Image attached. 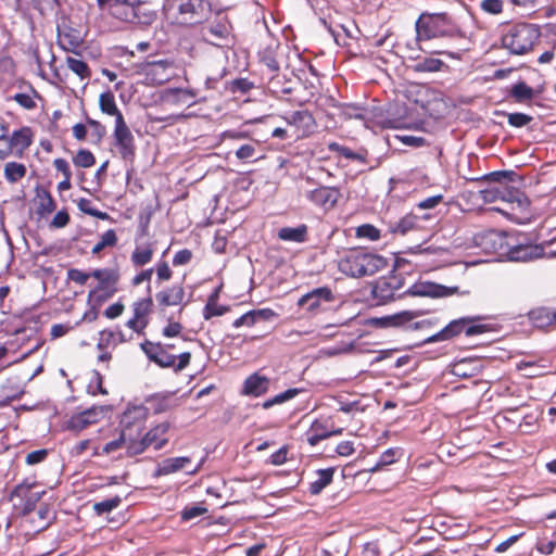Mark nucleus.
<instances>
[{"instance_id":"nucleus-41","label":"nucleus","mask_w":556,"mask_h":556,"mask_svg":"<svg viewBox=\"0 0 556 556\" xmlns=\"http://www.w3.org/2000/svg\"><path fill=\"white\" fill-rule=\"evenodd\" d=\"M399 454H400V448H397V447L388 448L380 455L376 465L374 467L369 468L368 471L377 472V471L381 470L383 467L394 464L397 460Z\"/></svg>"},{"instance_id":"nucleus-22","label":"nucleus","mask_w":556,"mask_h":556,"mask_svg":"<svg viewBox=\"0 0 556 556\" xmlns=\"http://www.w3.org/2000/svg\"><path fill=\"white\" fill-rule=\"evenodd\" d=\"M92 278L98 281L94 288L102 290H116L118 291V282L121 279L119 271L115 268H97L91 271Z\"/></svg>"},{"instance_id":"nucleus-44","label":"nucleus","mask_w":556,"mask_h":556,"mask_svg":"<svg viewBox=\"0 0 556 556\" xmlns=\"http://www.w3.org/2000/svg\"><path fill=\"white\" fill-rule=\"evenodd\" d=\"M77 206L83 213L90 215L92 217H96V218H99L102 220L111 219L110 215L106 212H102V211H99L98 208H96L92 205V201L89 199L80 198L77 201Z\"/></svg>"},{"instance_id":"nucleus-32","label":"nucleus","mask_w":556,"mask_h":556,"mask_svg":"<svg viewBox=\"0 0 556 556\" xmlns=\"http://www.w3.org/2000/svg\"><path fill=\"white\" fill-rule=\"evenodd\" d=\"M99 106L103 114L114 116L115 123H118L119 118H124V115L116 105L115 97L112 91H105L100 94Z\"/></svg>"},{"instance_id":"nucleus-1","label":"nucleus","mask_w":556,"mask_h":556,"mask_svg":"<svg viewBox=\"0 0 556 556\" xmlns=\"http://www.w3.org/2000/svg\"><path fill=\"white\" fill-rule=\"evenodd\" d=\"M417 43L433 39L462 37V30L447 12H421L415 22Z\"/></svg>"},{"instance_id":"nucleus-36","label":"nucleus","mask_w":556,"mask_h":556,"mask_svg":"<svg viewBox=\"0 0 556 556\" xmlns=\"http://www.w3.org/2000/svg\"><path fill=\"white\" fill-rule=\"evenodd\" d=\"M444 66L446 65L442 60L427 56L416 59L413 70L416 73H437L442 71Z\"/></svg>"},{"instance_id":"nucleus-25","label":"nucleus","mask_w":556,"mask_h":556,"mask_svg":"<svg viewBox=\"0 0 556 556\" xmlns=\"http://www.w3.org/2000/svg\"><path fill=\"white\" fill-rule=\"evenodd\" d=\"M155 242L149 241L143 244L136 243L130 254V263L135 268H143L154 257Z\"/></svg>"},{"instance_id":"nucleus-16","label":"nucleus","mask_w":556,"mask_h":556,"mask_svg":"<svg viewBox=\"0 0 556 556\" xmlns=\"http://www.w3.org/2000/svg\"><path fill=\"white\" fill-rule=\"evenodd\" d=\"M333 301L332 290L329 287H319L302 295L298 301V305L305 308L308 313L315 314L321 308L323 303H331Z\"/></svg>"},{"instance_id":"nucleus-30","label":"nucleus","mask_w":556,"mask_h":556,"mask_svg":"<svg viewBox=\"0 0 556 556\" xmlns=\"http://www.w3.org/2000/svg\"><path fill=\"white\" fill-rule=\"evenodd\" d=\"M374 299L377 300L378 304H384L389 301H394L396 298L395 292L392 290V285L384 279V277H380L377 279L372 286L371 290Z\"/></svg>"},{"instance_id":"nucleus-9","label":"nucleus","mask_w":556,"mask_h":556,"mask_svg":"<svg viewBox=\"0 0 556 556\" xmlns=\"http://www.w3.org/2000/svg\"><path fill=\"white\" fill-rule=\"evenodd\" d=\"M149 410L142 405L127 407L121 418L122 433L128 439V446L143 432Z\"/></svg>"},{"instance_id":"nucleus-49","label":"nucleus","mask_w":556,"mask_h":556,"mask_svg":"<svg viewBox=\"0 0 556 556\" xmlns=\"http://www.w3.org/2000/svg\"><path fill=\"white\" fill-rule=\"evenodd\" d=\"M149 402L152 404L153 410L156 414H161L174 408V400L170 395H155L152 396Z\"/></svg>"},{"instance_id":"nucleus-54","label":"nucleus","mask_w":556,"mask_h":556,"mask_svg":"<svg viewBox=\"0 0 556 556\" xmlns=\"http://www.w3.org/2000/svg\"><path fill=\"white\" fill-rule=\"evenodd\" d=\"M355 235L357 238H364L370 241H376L381 237L380 230L371 224L358 226L355 230Z\"/></svg>"},{"instance_id":"nucleus-42","label":"nucleus","mask_w":556,"mask_h":556,"mask_svg":"<svg viewBox=\"0 0 556 556\" xmlns=\"http://www.w3.org/2000/svg\"><path fill=\"white\" fill-rule=\"evenodd\" d=\"M338 114L344 117L345 119H364L365 109L353 103H340Z\"/></svg>"},{"instance_id":"nucleus-3","label":"nucleus","mask_w":556,"mask_h":556,"mask_svg":"<svg viewBox=\"0 0 556 556\" xmlns=\"http://www.w3.org/2000/svg\"><path fill=\"white\" fill-rule=\"evenodd\" d=\"M99 8L124 23L150 25L156 18V13L147 8L144 0H97Z\"/></svg>"},{"instance_id":"nucleus-6","label":"nucleus","mask_w":556,"mask_h":556,"mask_svg":"<svg viewBox=\"0 0 556 556\" xmlns=\"http://www.w3.org/2000/svg\"><path fill=\"white\" fill-rule=\"evenodd\" d=\"M34 137L35 132L29 126H23L9 135L8 127L2 125L0 134V160H5L10 156L22 157L26 150L33 144Z\"/></svg>"},{"instance_id":"nucleus-18","label":"nucleus","mask_w":556,"mask_h":556,"mask_svg":"<svg viewBox=\"0 0 556 556\" xmlns=\"http://www.w3.org/2000/svg\"><path fill=\"white\" fill-rule=\"evenodd\" d=\"M339 188L321 186L307 193V199L325 211L332 210L341 198Z\"/></svg>"},{"instance_id":"nucleus-24","label":"nucleus","mask_w":556,"mask_h":556,"mask_svg":"<svg viewBox=\"0 0 556 556\" xmlns=\"http://www.w3.org/2000/svg\"><path fill=\"white\" fill-rule=\"evenodd\" d=\"M544 255V249L539 244H519L511 247L508 256L515 262H528Z\"/></svg>"},{"instance_id":"nucleus-55","label":"nucleus","mask_w":556,"mask_h":556,"mask_svg":"<svg viewBox=\"0 0 556 556\" xmlns=\"http://www.w3.org/2000/svg\"><path fill=\"white\" fill-rule=\"evenodd\" d=\"M16 74V62L10 55L0 58V78H11Z\"/></svg>"},{"instance_id":"nucleus-15","label":"nucleus","mask_w":556,"mask_h":556,"mask_svg":"<svg viewBox=\"0 0 556 556\" xmlns=\"http://www.w3.org/2000/svg\"><path fill=\"white\" fill-rule=\"evenodd\" d=\"M186 291L182 283H174L166 286L155 293L156 305L161 311L170 306H181L184 308L186 302Z\"/></svg>"},{"instance_id":"nucleus-13","label":"nucleus","mask_w":556,"mask_h":556,"mask_svg":"<svg viewBox=\"0 0 556 556\" xmlns=\"http://www.w3.org/2000/svg\"><path fill=\"white\" fill-rule=\"evenodd\" d=\"M291 127V137L293 140H300L309 137L316 127L313 114L306 110L292 112L283 117Z\"/></svg>"},{"instance_id":"nucleus-14","label":"nucleus","mask_w":556,"mask_h":556,"mask_svg":"<svg viewBox=\"0 0 556 556\" xmlns=\"http://www.w3.org/2000/svg\"><path fill=\"white\" fill-rule=\"evenodd\" d=\"M153 299L151 295L138 299L131 305L132 317L126 323V326L137 333H143L149 325V315L152 313Z\"/></svg>"},{"instance_id":"nucleus-56","label":"nucleus","mask_w":556,"mask_h":556,"mask_svg":"<svg viewBox=\"0 0 556 556\" xmlns=\"http://www.w3.org/2000/svg\"><path fill=\"white\" fill-rule=\"evenodd\" d=\"M122 500L119 496H115L113 498H108L101 502H97L93 504V510L97 515L101 516L103 514L110 513L113 509L117 508L121 504Z\"/></svg>"},{"instance_id":"nucleus-20","label":"nucleus","mask_w":556,"mask_h":556,"mask_svg":"<svg viewBox=\"0 0 556 556\" xmlns=\"http://www.w3.org/2000/svg\"><path fill=\"white\" fill-rule=\"evenodd\" d=\"M197 92L188 88H169L162 94V101L168 105L191 106L195 103Z\"/></svg>"},{"instance_id":"nucleus-60","label":"nucleus","mask_w":556,"mask_h":556,"mask_svg":"<svg viewBox=\"0 0 556 556\" xmlns=\"http://www.w3.org/2000/svg\"><path fill=\"white\" fill-rule=\"evenodd\" d=\"M480 8L488 14L497 15L503 12L504 3L502 0H482Z\"/></svg>"},{"instance_id":"nucleus-35","label":"nucleus","mask_w":556,"mask_h":556,"mask_svg":"<svg viewBox=\"0 0 556 556\" xmlns=\"http://www.w3.org/2000/svg\"><path fill=\"white\" fill-rule=\"evenodd\" d=\"M65 63L67 68L71 72H73L76 76H78L80 81H87L91 78V68L85 61L73 56H67L65 59Z\"/></svg>"},{"instance_id":"nucleus-11","label":"nucleus","mask_w":556,"mask_h":556,"mask_svg":"<svg viewBox=\"0 0 556 556\" xmlns=\"http://www.w3.org/2000/svg\"><path fill=\"white\" fill-rule=\"evenodd\" d=\"M114 147L124 161L132 162L136 156L135 137L131 134L125 118L115 123L113 131Z\"/></svg>"},{"instance_id":"nucleus-33","label":"nucleus","mask_w":556,"mask_h":556,"mask_svg":"<svg viewBox=\"0 0 556 556\" xmlns=\"http://www.w3.org/2000/svg\"><path fill=\"white\" fill-rule=\"evenodd\" d=\"M278 238L282 241L305 242L307 240V226L302 224L295 228L282 227L278 231Z\"/></svg>"},{"instance_id":"nucleus-53","label":"nucleus","mask_w":556,"mask_h":556,"mask_svg":"<svg viewBox=\"0 0 556 556\" xmlns=\"http://www.w3.org/2000/svg\"><path fill=\"white\" fill-rule=\"evenodd\" d=\"M118 343L116 341V334H114L113 329H104L99 333V340L97 343V348L101 351H104L109 348H115Z\"/></svg>"},{"instance_id":"nucleus-4","label":"nucleus","mask_w":556,"mask_h":556,"mask_svg":"<svg viewBox=\"0 0 556 556\" xmlns=\"http://www.w3.org/2000/svg\"><path fill=\"white\" fill-rule=\"evenodd\" d=\"M387 266L384 257L366 251L352 249L339 261V270L350 277L371 276Z\"/></svg>"},{"instance_id":"nucleus-37","label":"nucleus","mask_w":556,"mask_h":556,"mask_svg":"<svg viewBox=\"0 0 556 556\" xmlns=\"http://www.w3.org/2000/svg\"><path fill=\"white\" fill-rule=\"evenodd\" d=\"M334 470L332 468L320 469L317 471V479L309 483L308 491L313 495L319 494L327 485L332 482Z\"/></svg>"},{"instance_id":"nucleus-7","label":"nucleus","mask_w":556,"mask_h":556,"mask_svg":"<svg viewBox=\"0 0 556 556\" xmlns=\"http://www.w3.org/2000/svg\"><path fill=\"white\" fill-rule=\"evenodd\" d=\"M482 318L476 317H462L450 321L443 329L430 337L428 342L447 341L465 333L466 337H473L485 333L490 330L488 325L480 324Z\"/></svg>"},{"instance_id":"nucleus-23","label":"nucleus","mask_w":556,"mask_h":556,"mask_svg":"<svg viewBox=\"0 0 556 556\" xmlns=\"http://www.w3.org/2000/svg\"><path fill=\"white\" fill-rule=\"evenodd\" d=\"M270 380L266 376L254 372L245 378L242 387V393L245 395L258 397L269 390Z\"/></svg>"},{"instance_id":"nucleus-31","label":"nucleus","mask_w":556,"mask_h":556,"mask_svg":"<svg viewBox=\"0 0 556 556\" xmlns=\"http://www.w3.org/2000/svg\"><path fill=\"white\" fill-rule=\"evenodd\" d=\"M305 435L306 441L311 446H315L321 440L330 438L329 428L323 420L319 419H316L312 422Z\"/></svg>"},{"instance_id":"nucleus-46","label":"nucleus","mask_w":556,"mask_h":556,"mask_svg":"<svg viewBox=\"0 0 556 556\" xmlns=\"http://www.w3.org/2000/svg\"><path fill=\"white\" fill-rule=\"evenodd\" d=\"M154 273L156 275V285L161 286L173 278L174 271L165 260H160L154 265Z\"/></svg>"},{"instance_id":"nucleus-29","label":"nucleus","mask_w":556,"mask_h":556,"mask_svg":"<svg viewBox=\"0 0 556 556\" xmlns=\"http://www.w3.org/2000/svg\"><path fill=\"white\" fill-rule=\"evenodd\" d=\"M191 463L188 456L170 457L162 460L155 469V476H168L182 470Z\"/></svg>"},{"instance_id":"nucleus-5","label":"nucleus","mask_w":556,"mask_h":556,"mask_svg":"<svg viewBox=\"0 0 556 556\" xmlns=\"http://www.w3.org/2000/svg\"><path fill=\"white\" fill-rule=\"evenodd\" d=\"M141 350L149 361L153 362L161 368H172L175 372L184 370L189 366L191 361L190 352L184 351L176 355L168 352L166 348H163L162 342L146 340L141 343Z\"/></svg>"},{"instance_id":"nucleus-39","label":"nucleus","mask_w":556,"mask_h":556,"mask_svg":"<svg viewBox=\"0 0 556 556\" xmlns=\"http://www.w3.org/2000/svg\"><path fill=\"white\" fill-rule=\"evenodd\" d=\"M509 94L514 98L515 102L522 103L532 100L534 91L525 81H519L511 87Z\"/></svg>"},{"instance_id":"nucleus-27","label":"nucleus","mask_w":556,"mask_h":556,"mask_svg":"<svg viewBox=\"0 0 556 556\" xmlns=\"http://www.w3.org/2000/svg\"><path fill=\"white\" fill-rule=\"evenodd\" d=\"M56 208L55 200L51 192L45 188L36 189V215L39 218L47 217Z\"/></svg>"},{"instance_id":"nucleus-62","label":"nucleus","mask_w":556,"mask_h":556,"mask_svg":"<svg viewBox=\"0 0 556 556\" xmlns=\"http://www.w3.org/2000/svg\"><path fill=\"white\" fill-rule=\"evenodd\" d=\"M506 192V187H494L490 189H485L481 191L482 199L485 202H494L497 199L505 200L504 193Z\"/></svg>"},{"instance_id":"nucleus-43","label":"nucleus","mask_w":556,"mask_h":556,"mask_svg":"<svg viewBox=\"0 0 556 556\" xmlns=\"http://www.w3.org/2000/svg\"><path fill=\"white\" fill-rule=\"evenodd\" d=\"M73 164L79 168H90L96 164L94 154L88 149H79L72 159Z\"/></svg>"},{"instance_id":"nucleus-52","label":"nucleus","mask_w":556,"mask_h":556,"mask_svg":"<svg viewBox=\"0 0 556 556\" xmlns=\"http://www.w3.org/2000/svg\"><path fill=\"white\" fill-rule=\"evenodd\" d=\"M418 223V219L415 215H406L403 218H401L395 226L393 227V232L399 235H405L408 231L416 228Z\"/></svg>"},{"instance_id":"nucleus-57","label":"nucleus","mask_w":556,"mask_h":556,"mask_svg":"<svg viewBox=\"0 0 556 556\" xmlns=\"http://www.w3.org/2000/svg\"><path fill=\"white\" fill-rule=\"evenodd\" d=\"M229 306L219 305L218 302L206 303L203 308V318L208 320L215 316H223L227 312H229Z\"/></svg>"},{"instance_id":"nucleus-64","label":"nucleus","mask_w":556,"mask_h":556,"mask_svg":"<svg viewBox=\"0 0 556 556\" xmlns=\"http://www.w3.org/2000/svg\"><path fill=\"white\" fill-rule=\"evenodd\" d=\"M192 257H193V253L191 250L182 249L175 253L172 262H173V265L176 267L184 266V265L189 264L191 262Z\"/></svg>"},{"instance_id":"nucleus-38","label":"nucleus","mask_w":556,"mask_h":556,"mask_svg":"<svg viewBox=\"0 0 556 556\" xmlns=\"http://www.w3.org/2000/svg\"><path fill=\"white\" fill-rule=\"evenodd\" d=\"M27 173V168L23 163L8 162L3 168V176L10 184H16L22 180Z\"/></svg>"},{"instance_id":"nucleus-48","label":"nucleus","mask_w":556,"mask_h":556,"mask_svg":"<svg viewBox=\"0 0 556 556\" xmlns=\"http://www.w3.org/2000/svg\"><path fill=\"white\" fill-rule=\"evenodd\" d=\"M118 238L114 229L102 233L100 241L92 248V254H99L105 248H113L117 244Z\"/></svg>"},{"instance_id":"nucleus-51","label":"nucleus","mask_w":556,"mask_h":556,"mask_svg":"<svg viewBox=\"0 0 556 556\" xmlns=\"http://www.w3.org/2000/svg\"><path fill=\"white\" fill-rule=\"evenodd\" d=\"M516 177L517 174L514 170H497L486 174L483 179L486 181L498 182L501 185L500 187H504L503 184L513 182Z\"/></svg>"},{"instance_id":"nucleus-10","label":"nucleus","mask_w":556,"mask_h":556,"mask_svg":"<svg viewBox=\"0 0 556 556\" xmlns=\"http://www.w3.org/2000/svg\"><path fill=\"white\" fill-rule=\"evenodd\" d=\"M177 21L181 25L201 24L211 13V4L205 0H180Z\"/></svg>"},{"instance_id":"nucleus-63","label":"nucleus","mask_w":556,"mask_h":556,"mask_svg":"<svg viewBox=\"0 0 556 556\" xmlns=\"http://www.w3.org/2000/svg\"><path fill=\"white\" fill-rule=\"evenodd\" d=\"M49 452L47 448L33 451L26 455L25 462L27 465H37L47 459Z\"/></svg>"},{"instance_id":"nucleus-21","label":"nucleus","mask_w":556,"mask_h":556,"mask_svg":"<svg viewBox=\"0 0 556 556\" xmlns=\"http://www.w3.org/2000/svg\"><path fill=\"white\" fill-rule=\"evenodd\" d=\"M103 406H93L76 415H73L70 419V427L76 430H83L90 425L97 424L104 415Z\"/></svg>"},{"instance_id":"nucleus-40","label":"nucleus","mask_w":556,"mask_h":556,"mask_svg":"<svg viewBox=\"0 0 556 556\" xmlns=\"http://www.w3.org/2000/svg\"><path fill=\"white\" fill-rule=\"evenodd\" d=\"M494 114L496 116H506L507 119H508V124L511 126V127H515V128H521V127H525L527 126L528 124H530L533 119V117L531 115H528V114H525V113H520V112H515V113H506L504 111H495Z\"/></svg>"},{"instance_id":"nucleus-34","label":"nucleus","mask_w":556,"mask_h":556,"mask_svg":"<svg viewBox=\"0 0 556 556\" xmlns=\"http://www.w3.org/2000/svg\"><path fill=\"white\" fill-rule=\"evenodd\" d=\"M229 35V24L225 17L212 22L203 28V36L206 38L225 39Z\"/></svg>"},{"instance_id":"nucleus-58","label":"nucleus","mask_w":556,"mask_h":556,"mask_svg":"<svg viewBox=\"0 0 556 556\" xmlns=\"http://www.w3.org/2000/svg\"><path fill=\"white\" fill-rule=\"evenodd\" d=\"M126 448V454L128 455V439L124 437V433L121 432L119 437L116 440L108 442L102 446V453L105 455L116 452L122 447Z\"/></svg>"},{"instance_id":"nucleus-8","label":"nucleus","mask_w":556,"mask_h":556,"mask_svg":"<svg viewBox=\"0 0 556 556\" xmlns=\"http://www.w3.org/2000/svg\"><path fill=\"white\" fill-rule=\"evenodd\" d=\"M170 424L163 421L152 427L144 434H140L130 446H128V456L134 457L142 454L148 448L160 451L164 448L169 442Z\"/></svg>"},{"instance_id":"nucleus-19","label":"nucleus","mask_w":556,"mask_h":556,"mask_svg":"<svg viewBox=\"0 0 556 556\" xmlns=\"http://www.w3.org/2000/svg\"><path fill=\"white\" fill-rule=\"evenodd\" d=\"M83 41L80 30L72 25L63 23L58 27L56 42L62 50L76 53Z\"/></svg>"},{"instance_id":"nucleus-26","label":"nucleus","mask_w":556,"mask_h":556,"mask_svg":"<svg viewBox=\"0 0 556 556\" xmlns=\"http://www.w3.org/2000/svg\"><path fill=\"white\" fill-rule=\"evenodd\" d=\"M37 481L35 479L26 478L21 483H18L11 492L10 498L13 500L15 497L25 501V509L30 510V505L39 498L38 493L33 495L31 490L37 486Z\"/></svg>"},{"instance_id":"nucleus-45","label":"nucleus","mask_w":556,"mask_h":556,"mask_svg":"<svg viewBox=\"0 0 556 556\" xmlns=\"http://www.w3.org/2000/svg\"><path fill=\"white\" fill-rule=\"evenodd\" d=\"M28 87L31 91V94L20 92L15 93L11 99L14 100L21 108L25 110H34L37 106L35 97H38V92L31 85H29Z\"/></svg>"},{"instance_id":"nucleus-61","label":"nucleus","mask_w":556,"mask_h":556,"mask_svg":"<svg viewBox=\"0 0 556 556\" xmlns=\"http://www.w3.org/2000/svg\"><path fill=\"white\" fill-rule=\"evenodd\" d=\"M90 277H92L91 273H85L78 268H70L67 270V280L73 281L79 286L86 285Z\"/></svg>"},{"instance_id":"nucleus-47","label":"nucleus","mask_w":556,"mask_h":556,"mask_svg":"<svg viewBox=\"0 0 556 556\" xmlns=\"http://www.w3.org/2000/svg\"><path fill=\"white\" fill-rule=\"evenodd\" d=\"M299 393H300V389H296V388L288 389L277 395H275L274 397L268 399L265 402H263L262 407L264 409H268V408L273 407L274 405L282 404L289 400H292Z\"/></svg>"},{"instance_id":"nucleus-28","label":"nucleus","mask_w":556,"mask_h":556,"mask_svg":"<svg viewBox=\"0 0 556 556\" xmlns=\"http://www.w3.org/2000/svg\"><path fill=\"white\" fill-rule=\"evenodd\" d=\"M528 318L539 329L554 328L553 309L549 307H534L529 311Z\"/></svg>"},{"instance_id":"nucleus-12","label":"nucleus","mask_w":556,"mask_h":556,"mask_svg":"<svg viewBox=\"0 0 556 556\" xmlns=\"http://www.w3.org/2000/svg\"><path fill=\"white\" fill-rule=\"evenodd\" d=\"M174 61L172 60H157L142 63L140 73L144 75L146 80L150 85H163L173 77Z\"/></svg>"},{"instance_id":"nucleus-59","label":"nucleus","mask_w":556,"mask_h":556,"mask_svg":"<svg viewBox=\"0 0 556 556\" xmlns=\"http://www.w3.org/2000/svg\"><path fill=\"white\" fill-rule=\"evenodd\" d=\"M329 149L331 151H337L344 159L352 160V161H364V157L361 154L354 152L353 150H351L348 147L340 146L336 142L330 143Z\"/></svg>"},{"instance_id":"nucleus-2","label":"nucleus","mask_w":556,"mask_h":556,"mask_svg":"<svg viewBox=\"0 0 556 556\" xmlns=\"http://www.w3.org/2000/svg\"><path fill=\"white\" fill-rule=\"evenodd\" d=\"M541 37L540 27L527 22L505 23L501 43L510 54L525 55L533 50Z\"/></svg>"},{"instance_id":"nucleus-17","label":"nucleus","mask_w":556,"mask_h":556,"mask_svg":"<svg viewBox=\"0 0 556 556\" xmlns=\"http://www.w3.org/2000/svg\"><path fill=\"white\" fill-rule=\"evenodd\" d=\"M305 90H307V94L304 96H294L291 101L293 104L303 106L307 103H309L313 99L315 102V105L317 109H319L323 112L328 113L330 109H337L339 110L340 102L336 100L334 97L331 94H324V93H316L312 90L314 89L313 86H311L309 90L307 87H304Z\"/></svg>"},{"instance_id":"nucleus-50","label":"nucleus","mask_w":556,"mask_h":556,"mask_svg":"<svg viewBox=\"0 0 556 556\" xmlns=\"http://www.w3.org/2000/svg\"><path fill=\"white\" fill-rule=\"evenodd\" d=\"M117 293L116 290H102L98 288H93L88 292V303L100 306L102 303L106 302L111 298H113Z\"/></svg>"}]
</instances>
